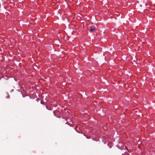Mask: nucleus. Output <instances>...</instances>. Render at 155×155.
<instances>
[{"label": "nucleus", "instance_id": "1", "mask_svg": "<svg viewBox=\"0 0 155 155\" xmlns=\"http://www.w3.org/2000/svg\"><path fill=\"white\" fill-rule=\"evenodd\" d=\"M89 31L90 32H93L95 30V27L94 26H91L89 27Z\"/></svg>", "mask_w": 155, "mask_h": 155}]
</instances>
